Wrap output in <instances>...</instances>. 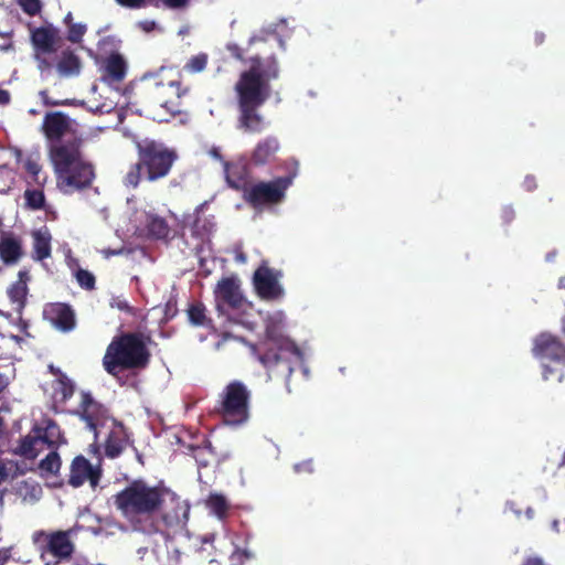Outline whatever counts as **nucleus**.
I'll return each instance as SVG.
<instances>
[{
	"mask_svg": "<svg viewBox=\"0 0 565 565\" xmlns=\"http://www.w3.org/2000/svg\"><path fill=\"white\" fill-rule=\"evenodd\" d=\"M231 55L243 62L249 63V68L242 72L235 84L237 100V128L245 134H262L268 126L260 107L270 96V82L278 78L279 66L273 55L262 58L259 55L244 57V50L237 44L227 45Z\"/></svg>",
	"mask_w": 565,
	"mask_h": 565,
	"instance_id": "f257e3e1",
	"label": "nucleus"
},
{
	"mask_svg": "<svg viewBox=\"0 0 565 565\" xmlns=\"http://www.w3.org/2000/svg\"><path fill=\"white\" fill-rule=\"evenodd\" d=\"M169 489L152 484L146 479H132L113 495V502L120 515L137 531L145 532L149 521L160 511Z\"/></svg>",
	"mask_w": 565,
	"mask_h": 565,
	"instance_id": "f03ea898",
	"label": "nucleus"
},
{
	"mask_svg": "<svg viewBox=\"0 0 565 565\" xmlns=\"http://www.w3.org/2000/svg\"><path fill=\"white\" fill-rule=\"evenodd\" d=\"M83 139L68 138L63 143L49 146V158L53 166L58 189L70 194L92 186L96 173L92 162L83 156Z\"/></svg>",
	"mask_w": 565,
	"mask_h": 565,
	"instance_id": "7ed1b4c3",
	"label": "nucleus"
},
{
	"mask_svg": "<svg viewBox=\"0 0 565 565\" xmlns=\"http://www.w3.org/2000/svg\"><path fill=\"white\" fill-rule=\"evenodd\" d=\"M137 161L122 177L127 189H137L141 182L157 183L170 175L179 154L164 142L151 138L134 140Z\"/></svg>",
	"mask_w": 565,
	"mask_h": 565,
	"instance_id": "20e7f679",
	"label": "nucleus"
},
{
	"mask_svg": "<svg viewBox=\"0 0 565 565\" xmlns=\"http://www.w3.org/2000/svg\"><path fill=\"white\" fill-rule=\"evenodd\" d=\"M149 340L141 332H122L114 337L103 356L104 370L113 376L122 371L145 370L151 360Z\"/></svg>",
	"mask_w": 565,
	"mask_h": 565,
	"instance_id": "39448f33",
	"label": "nucleus"
},
{
	"mask_svg": "<svg viewBox=\"0 0 565 565\" xmlns=\"http://www.w3.org/2000/svg\"><path fill=\"white\" fill-rule=\"evenodd\" d=\"M266 335L268 340L264 343V350L259 351L258 360L269 376L282 377L288 383L295 364L301 360V351L287 338H274L269 328Z\"/></svg>",
	"mask_w": 565,
	"mask_h": 565,
	"instance_id": "423d86ee",
	"label": "nucleus"
},
{
	"mask_svg": "<svg viewBox=\"0 0 565 565\" xmlns=\"http://www.w3.org/2000/svg\"><path fill=\"white\" fill-rule=\"evenodd\" d=\"M75 534L74 527L55 531L39 530L33 532L32 542L45 565H58L73 557Z\"/></svg>",
	"mask_w": 565,
	"mask_h": 565,
	"instance_id": "0eeeda50",
	"label": "nucleus"
},
{
	"mask_svg": "<svg viewBox=\"0 0 565 565\" xmlns=\"http://www.w3.org/2000/svg\"><path fill=\"white\" fill-rule=\"evenodd\" d=\"M249 402L250 391L234 380L220 393L214 411L226 425L239 426L249 419Z\"/></svg>",
	"mask_w": 565,
	"mask_h": 565,
	"instance_id": "6e6552de",
	"label": "nucleus"
},
{
	"mask_svg": "<svg viewBox=\"0 0 565 565\" xmlns=\"http://www.w3.org/2000/svg\"><path fill=\"white\" fill-rule=\"evenodd\" d=\"M189 519V507H186L180 498L169 489L167 499L157 514L149 521L143 533H166L169 530L181 529Z\"/></svg>",
	"mask_w": 565,
	"mask_h": 565,
	"instance_id": "1a4fd4ad",
	"label": "nucleus"
},
{
	"mask_svg": "<svg viewBox=\"0 0 565 565\" xmlns=\"http://www.w3.org/2000/svg\"><path fill=\"white\" fill-rule=\"evenodd\" d=\"M292 183V177H278L270 181L257 182L244 191V200L254 209H262L281 203Z\"/></svg>",
	"mask_w": 565,
	"mask_h": 565,
	"instance_id": "9d476101",
	"label": "nucleus"
},
{
	"mask_svg": "<svg viewBox=\"0 0 565 565\" xmlns=\"http://www.w3.org/2000/svg\"><path fill=\"white\" fill-rule=\"evenodd\" d=\"M86 428L94 435V440L98 438V429L104 426L109 417L108 408L94 398L90 392H81V401L77 408L73 412Z\"/></svg>",
	"mask_w": 565,
	"mask_h": 565,
	"instance_id": "9b49d317",
	"label": "nucleus"
},
{
	"mask_svg": "<svg viewBox=\"0 0 565 565\" xmlns=\"http://www.w3.org/2000/svg\"><path fill=\"white\" fill-rule=\"evenodd\" d=\"M533 355L539 359L544 366L543 376L548 379L552 370L546 362L565 364V345L559 339L551 333H541L534 339Z\"/></svg>",
	"mask_w": 565,
	"mask_h": 565,
	"instance_id": "f8f14e48",
	"label": "nucleus"
},
{
	"mask_svg": "<svg viewBox=\"0 0 565 565\" xmlns=\"http://www.w3.org/2000/svg\"><path fill=\"white\" fill-rule=\"evenodd\" d=\"M102 478V469L94 467L83 455L76 456L71 463L68 484L73 488L82 487L88 482L92 489H96Z\"/></svg>",
	"mask_w": 565,
	"mask_h": 565,
	"instance_id": "ddd939ff",
	"label": "nucleus"
},
{
	"mask_svg": "<svg viewBox=\"0 0 565 565\" xmlns=\"http://www.w3.org/2000/svg\"><path fill=\"white\" fill-rule=\"evenodd\" d=\"M71 128L70 117L62 111L46 113L43 118L42 131L50 141V146L63 143L67 139L63 140V137Z\"/></svg>",
	"mask_w": 565,
	"mask_h": 565,
	"instance_id": "4468645a",
	"label": "nucleus"
},
{
	"mask_svg": "<svg viewBox=\"0 0 565 565\" xmlns=\"http://www.w3.org/2000/svg\"><path fill=\"white\" fill-rule=\"evenodd\" d=\"M44 316L57 330L62 332H70L75 328V312L67 303H50L44 309Z\"/></svg>",
	"mask_w": 565,
	"mask_h": 565,
	"instance_id": "2eb2a0df",
	"label": "nucleus"
},
{
	"mask_svg": "<svg viewBox=\"0 0 565 565\" xmlns=\"http://www.w3.org/2000/svg\"><path fill=\"white\" fill-rule=\"evenodd\" d=\"M254 285L262 299L274 300L282 295V289L271 269L260 266L254 273Z\"/></svg>",
	"mask_w": 565,
	"mask_h": 565,
	"instance_id": "dca6fc26",
	"label": "nucleus"
},
{
	"mask_svg": "<svg viewBox=\"0 0 565 565\" xmlns=\"http://www.w3.org/2000/svg\"><path fill=\"white\" fill-rule=\"evenodd\" d=\"M280 149L279 139L276 136H267L260 139L254 147L250 154V163L256 167L271 164L276 161Z\"/></svg>",
	"mask_w": 565,
	"mask_h": 565,
	"instance_id": "f3484780",
	"label": "nucleus"
},
{
	"mask_svg": "<svg viewBox=\"0 0 565 565\" xmlns=\"http://www.w3.org/2000/svg\"><path fill=\"white\" fill-rule=\"evenodd\" d=\"M31 41L39 53L51 54L57 50L58 30L54 26H40L32 31Z\"/></svg>",
	"mask_w": 565,
	"mask_h": 565,
	"instance_id": "a211bd4d",
	"label": "nucleus"
},
{
	"mask_svg": "<svg viewBox=\"0 0 565 565\" xmlns=\"http://www.w3.org/2000/svg\"><path fill=\"white\" fill-rule=\"evenodd\" d=\"M216 298L223 303L233 309L241 308L243 303V296L239 291V286L234 278H223L218 281L216 290Z\"/></svg>",
	"mask_w": 565,
	"mask_h": 565,
	"instance_id": "6ab92c4d",
	"label": "nucleus"
},
{
	"mask_svg": "<svg viewBox=\"0 0 565 565\" xmlns=\"http://www.w3.org/2000/svg\"><path fill=\"white\" fill-rule=\"evenodd\" d=\"M39 429L41 441L47 448L56 449L60 445L65 443L63 433L58 424L52 418H44L40 425H34Z\"/></svg>",
	"mask_w": 565,
	"mask_h": 565,
	"instance_id": "aec40b11",
	"label": "nucleus"
},
{
	"mask_svg": "<svg viewBox=\"0 0 565 565\" xmlns=\"http://www.w3.org/2000/svg\"><path fill=\"white\" fill-rule=\"evenodd\" d=\"M55 68L62 77L78 76L82 71V61L73 50L67 47L58 55Z\"/></svg>",
	"mask_w": 565,
	"mask_h": 565,
	"instance_id": "412c9836",
	"label": "nucleus"
},
{
	"mask_svg": "<svg viewBox=\"0 0 565 565\" xmlns=\"http://www.w3.org/2000/svg\"><path fill=\"white\" fill-rule=\"evenodd\" d=\"M126 61L120 54L113 53L105 61L103 81L108 84L120 83L126 77Z\"/></svg>",
	"mask_w": 565,
	"mask_h": 565,
	"instance_id": "4be33fe9",
	"label": "nucleus"
},
{
	"mask_svg": "<svg viewBox=\"0 0 565 565\" xmlns=\"http://www.w3.org/2000/svg\"><path fill=\"white\" fill-rule=\"evenodd\" d=\"M224 168L226 180L231 188L235 190L247 189L249 170L244 161L226 162Z\"/></svg>",
	"mask_w": 565,
	"mask_h": 565,
	"instance_id": "5701e85b",
	"label": "nucleus"
},
{
	"mask_svg": "<svg viewBox=\"0 0 565 565\" xmlns=\"http://www.w3.org/2000/svg\"><path fill=\"white\" fill-rule=\"evenodd\" d=\"M30 281L29 271L23 269L18 273V280L8 289V296L12 303L17 306V310L21 311L26 303L28 282Z\"/></svg>",
	"mask_w": 565,
	"mask_h": 565,
	"instance_id": "b1692460",
	"label": "nucleus"
},
{
	"mask_svg": "<svg viewBox=\"0 0 565 565\" xmlns=\"http://www.w3.org/2000/svg\"><path fill=\"white\" fill-rule=\"evenodd\" d=\"M191 237L196 241V245L203 244L209 239L214 230V223L211 218L196 211L193 221L188 226Z\"/></svg>",
	"mask_w": 565,
	"mask_h": 565,
	"instance_id": "393cba45",
	"label": "nucleus"
},
{
	"mask_svg": "<svg viewBox=\"0 0 565 565\" xmlns=\"http://www.w3.org/2000/svg\"><path fill=\"white\" fill-rule=\"evenodd\" d=\"M127 441L128 438L122 424L116 425L107 437L105 455L111 459L119 457L125 450Z\"/></svg>",
	"mask_w": 565,
	"mask_h": 565,
	"instance_id": "a878e982",
	"label": "nucleus"
},
{
	"mask_svg": "<svg viewBox=\"0 0 565 565\" xmlns=\"http://www.w3.org/2000/svg\"><path fill=\"white\" fill-rule=\"evenodd\" d=\"M41 450H43V444L39 429L33 426L30 433L20 440L15 454L28 459H34Z\"/></svg>",
	"mask_w": 565,
	"mask_h": 565,
	"instance_id": "bb28decb",
	"label": "nucleus"
},
{
	"mask_svg": "<svg viewBox=\"0 0 565 565\" xmlns=\"http://www.w3.org/2000/svg\"><path fill=\"white\" fill-rule=\"evenodd\" d=\"M22 256V246L19 239L12 236H2L0 239V259L6 265H13Z\"/></svg>",
	"mask_w": 565,
	"mask_h": 565,
	"instance_id": "cd10ccee",
	"label": "nucleus"
},
{
	"mask_svg": "<svg viewBox=\"0 0 565 565\" xmlns=\"http://www.w3.org/2000/svg\"><path fill=\"white\" fill-rule=\"evenodd\" d=\"M186 317L191 326L212 328L213 320L207 316L206 307L201 301H192L186 308Z\"/></svg>",
	"mask_w": 565,
	"mask_h": 565,
	"instance_id": "c85d7f7f",
	"label": "nucleus"
},
{
	"mask_svg": "<svg viewBox=\"0 0 565 565\" xmlns=\"http://www.w3.org/2000/svg\"><path fill=\"white\" fill-rule=\"evenodd\" d=\"M33 258L44 260L51 256V233L47 228L33 232Z\"/></svg>",
	"mask_w": 565,
	"mask_h": 565,
	"instance_id": "c756f323",
	"label": "nucleus"
},
{
	"mask_svg": "<svg viewBox=\"0 0 565 565\" xmlns=\"http://www.w3.org/2000/svg\"><path fill=\"white\" fill-rule=\"evenodd\" d=\"M146 228L150 237L164 239L170 234V227L164 217L157 214H147Z\"/></svg>",
	"mask_w": 565,
	"mask_h": 565,
	"instance_id": "7c9ffc66",
	"label": "nucleus"
},
{
	"mask_svg": "<svg viewBox=\"0 0 565 565\" xmlns=\"http://www.w3.org/2000/svg\"><path fill=\"white\" fill-rule=\"evenodd\" d=\"M206 507L220 520H224L230 511L227 499L220 493H211L206 499Z\"/></svg>",
	"mask_w": 565,
	"mask_h": 565,
	"instance_id": "2f4dec72",
	"label": "nucleus"
},
{
	"mask_svg": "<svg viewBox=\"0 0 565 565\" xmlns=\"http://www.w3.org/2000/svg\"><path fill=\"white\" fill-rule=\"evenodd\" d=\"M25 207L30 210H42L45 205V195L42 190L26 189L24 191Z\"/></svg>",
	"mask_w": 565,
	"mask_h": 565,
	"instance_id": "473e14b6",
	"label": "nucleus"
},
{
	"mask_svg": "<svg viewBox=\"0 0 565 565\" xmlns=\"http://www.w3.org/2000/svg\"><path fill=\"white\" fill-rule=\"evenodd\" d=\"M61 465L60 455L56 449H52V451L41 460L40 469L51 475H56L61 469Z\"/></svg>",
	"mask_w": 565,
	"mask_h": 565,
	"instance_id": "72a5a7b5",
	"label": "nucleus"
},
{
	"mask_svg": "<svg viewBox=\"0 0 565 565\" xmlns=\"http://www.w3.org/2000/svg\"><path fill=\"white\" fill-rule=\"evenodd\" d=\"M24 169L36 184L43 185L46 182L47 177L42 172V166L36 160L26 159Z\"/></svg>",
	"mask_w": 565,
	"mask_h": 565,
	"instance_id": "f704fd0d",
	"label": "nucleus"
},
{
	"mask_svg": "<svg viewBox=\"0 0 565 565\" xmlns=\"http://www.w3.org/2000/svg\"><path fill=\"white\" fill-rule=\"evenodd\" d=\"M76 280L78 282V285L86 289V290H93L95 288V282H96V279H95V276L86 270V269H82L79 268L76 274Z\"/></svg>",
	"mask_w": 565,
	"mask_h": 565,
	"instance_id": "c9c22d12",
	"label": "nucleus"
},
{
	"mask_svg": "<svg viewBox=\"0 0 565 565\" xmlns=\"http://www.w3.org/2000/svg\"><path fill=\"white\" fill-rule=\"evenodd\" d=\"M207 64V55L206 54H198L192 56L185 64V70L192 73L202 72Z\"/></svg>",
	"mask_w": 565,
	"mask_h": 565,
	"instance_id": "e433bc0d",
	"label": "nucleus"
},
{
	"mask_svg": "<svg viewBox=\"0 0 565 565\" xmlns=\"http://www.w3.org/2000/svg\"><path fill=\"white\" fill-rule=\"evenodd\" d=\"M87 28L83 23H74L67 28V40L72 43H79L85 35Z\"/></svg>",
	"mask_w": 565,
	"mask_h": 565,
	"instance_id": "4c0bfd02",
	"label": "nucleus"
},
{
	"mask_svg": "<svg viewBox=\"0 0 565 565\" xmlns=\"http://www.w3.org/2000/svg\"><path fill=\"white\" fill-rule=\"evenodd\" d=\"M18 4L30 17L39 14L42 10L41 0H18Z\"/></svg>",
	"mask_w": 565,
	"mask_h": 565,
	"instance_id": "58836bf2",
	"label": "nucleus"
},
{
	"mask_svg": "<svg viewBox=\"0 0 565 565\" xmlns=\"http://www.w3.org/2000/svg\"><path fill=\"white\" fill-rule=\"evenodd\" d=\"M75 387L73 382L67 379L65 375H63L62 379H60V394L62 395L63 401L70 399L74 394Z\"/></svg>",
	"mask_w": 565,
	"mask_h": 565,
	"instance_id": "ea45409f",
	"label": "nucleus"
},
{
	"mask_svg": "<svg viewBox=\"0 0 565 565\" xmlns=\"http://www.w3.org/2000/svg\"><path fill=\"white\" fill-rule=\"evenodd\" d=\"M294 470L297 473H312L315 470L313 460L307 459L294 465Z\"/></svg>",
	"mask_w": 565,
	"mask_h": 565,
	"instance_id": "a19ab883",
	"label": "nucleus"
},
{
	"mask_svg": "<svg viewBox=\"0 0 565 565\" xmlns=\"http://www.w3.org/2000/svg\"><path fill=\"white\" fill-rule=\"evenodd\" d=\"M120 6L131 9L141 8L146 0H116Z\"/></svg>",
	"mask_w": 565,
	"mask_h": 565,
	"instance_id": "79ce46f5",
	"label": "nucleus"
},
{
	"mask_svg": "<svg viewBox=\"0 0 565 565\" xmlns=\"http://www.w3.org/2000/svg\"><path fill=\"white\" fill-rule=\"evenodd\" d=\"M164 6L170 9H180L188 4L189 0H162Z\"/></svg>",
	"mask_w": 565,
	"mask_h": 565,
	"instance_id": "37998d69",
	"label": "nucleus"
},
{
	"mask_svg": "<svg viewBox=\"0 0 565 565\" xmlns=\"http://www.w3.org/2000/svg\"><path fill=\"white\" fill-rule=\"evenodd\" d=\"M526 191H533L537 188L536 179L533 175H526L523 181Z\"/></svg>",
	"mask_w": 565,
	"mask_h": 565,
	"instance_id": "c03bdc74",
	"label": "nucleus"
},
{
	"mask_svg": "<svg viewBox=\"0 0 565 565\" xmlns=\"http://www.w3.org/2000/svg\"><path fill=\"white\" fill-rule=\"evenodd\" d=\"M10 469L8 468L7 463L3 461H0V483L6 481L9 478Z\"/></svg>",
	"mask_w": 565,
	"mask_h": 565,
	"instance_id": "a18cd8bd",
	"label": "nucleus"
},
{
	"mask_svg": "<svg viewBox=\"0 0 565 565\" xmlns=\"http://www.w3.org/2000/svg\"><path fill=\"white\" fill-rule=\"evenodd\" d=\"M232 556L234 557H237V559H242L243 557L245 558H250L253 557V554L249 553L248 551L246 550H239V548H235V551L233 552Z\"/></svg>",
	"mask_w": 565,
	"mask_h": 565,
	"instance_id": "49530a36",
	"label": "nucleus"
},
{
	"mask_svg": "<svg viewBox=\"0 0 565 565\" xmlns=\"http://www.w3.org/2000/svg\"><path fill=\"white\" fill-rule=\"evenodd\" d=\"M11 95L7 89L0 88V105L6 106L10 103Z\"/></svg>",
	"mask_w": 565,
	"mask_h": 565,
	"instance_id": "de8ad7c7",
	"label": "nucleus"
},
{
	"mask_svg": "<svg viewBox=\"0 0 565 565\" xmlns=\"http://www.w3.org/2000/svg\"><path fill=\"white\" fill-rule=\"evenodd\" d=\"M140 28L146 31V32H151L152 30H154L156 28V22L154 21H141L139 23Z\"/></svg>",
	"mask_w": 565,
	"mask_h": 565,
	"instance_id": "09e8293b",
	"label": "nucleus"
},
{
	"mask_svg": "<svg viewBox=\"0 0 565 565\" xmlns=\"http://www.w3.org/2000/svg\"><path fill=\"white\" fill-rule=\"evenodd\" d=\"M522 565H545L542 558L540 557H527Z\"/></svg>",
	"mask_w": 565,
	"mask_h": 565,
	"instance_id": "8fccbe9b",
	"label": "nucleus"
},
{
	"mask_svg": "<svg viewBox=\"0 0 565 565\" xmlns=\"http://www.w3.org/2000/svg\"><path fill=\"white\" fill-rule=\"evenodd\" d=\"M39 60V67L41 71H46V70H51L53 67V64L51 62H49L46 58H41V57H38Z\"/></svg>",
	"mask_w": 565,
	"mask_h": 565,
	"instance_id": "3c124183",
	"label": "nucleus"
},
{
	"mask_svg": "<svg viewBox=\"0 0 565 565\" xmlns=\"http://www.w3.org/2000/svg\"><path fill=\"white\" fill-rule=\"evenodd\" d=\"M230 339H234L230 333L225 332L222 334L221 340L216 343V349H221L222 345Z\"/></svg>",
	"mask_w": 565,
	"mask_h": 565,
	"instance_id": "603ef678",
	"label": "nucleus"
},
{
	"mask_svg": "<svg viewBox=\"0 0 565 565\" xmlns=\"http://www.w3.org/2000/svg\"><path fill=\"white\" fill-rule=\"evenodd\" d=\"M117 308L121 311L131 312V307L127 301H118Z\"/></svg>",
	"mask_w": 565,
	"mask_h": 565,
	"instance_id": "864d4df0",
	"label": "nucleus"
},
{
	"mask_svg": "<svg viewBox=\"0 0 565 565\" xmlns=\"http://www.w3.org/2000/svg\"><path fill=\"white\" fill-rule=\"evenodd\" d=\"M258 42H265V38L260 36V35L252 36L248 41V47H250L252 45H254L255 43H258Z\"/></svg>",
	"mask_w": 565,
	"mask_h": 565,
	"instance_id": "5fc2aeb1",
	"label": "nucleus"
},
{
	"mask_svg": "<svg viewBox=\"0 0 565 565\" xmlns=\"http://www.w3.org/2000/svg\"><path fill=\"white\" fill-rule=\"evenodd\" d=\"M8 387V381L3 374L0 373V393H2Z\"/></svg>",
	"mask_w": 565,
	"mask_h": 565,
	"instance_id": "6e6d98bb",
	"label": "nucleus"
},
{
	"mask_svg": "<svg viewBox=\"0 0 565 565\" xmlns=\"http://www.w3.org/2000/svg\"><path fill=\"white\" fill-rule=\"evenodd\" d=\"M64 23L67 25V28L71 25V24H74L73 22V14L72 12H68L65 18H64Z\"/></svg>",
	"mask_w": 565,
	"mask_h": 565,
	"instance_id": "4d7b16f0",
	"label": "nucleus"
},
{
	"mask_svg": "<svg viewBox=\"0 0 565 565\" xmlns=\"http://www.w3.org/2000/svg\"><path fill=\"white\" fill-rule=\"evenodd\" d=\"M44 104L47 105V106H58V105H66L67 103L45 99Z\"/></svg>",
	"mask_w": 565,
	"mask_h": 565,
	"instance_id": "13d9d810",
	"label": "nucleus"
},
{
	"mask_svg": "<svg viewBox=\"0 0 565 565\" xmlns=\"http://www.w3.org/2000/svg\"><path fill=\"white\" fill-rule=\"evenodd\" d=\"M156 103L162 107H167V100L162 99L161 97H157Z\"/></svg>",
	"mask_w": 565,
	"mask_h": 565,
	"instance_id": "bf43d9fd",
	"label": "nucleus"
},
{
	"mask_svg": "<svg viewBox=\"0 0 565 565\" xmlns=\"http://www.w3.org/2000/svg\"><path fill=\"white\" fill-rule=\"evenodd\" d=\"M211 153H212L214 157L220 158V153H218V150H217V149H213V150L211 151Z\"/></svg>",
	"mask_w": 565,
	"mask_h": 565,
	"instance_id": "052dcab7",
	"label": "nucleus"
},
{
	"mask_svg": "<svg viewBox=\"0 0 565 565\" xmlns=\"http://www.w3.org/2000/svg\"><path fill=\"white\" fill-rule=\"evenodd\" d=\"M559 285L561 287L565 288V276L561 278Z\"/></svg>",
	"mask_w": 565,
	"mask_h": 565,
	"instance_id": "680f3d73",
	"label": "nucleus"
},
{
	"mask_svg": "<svg viewBox=\"0 0 565 565\" xmlns=\"http://www.w3.org/2000/svg\"><path fill=\"white\" fill-rule=\"evenodd\" d=\"M163 88H164V85H163V84H160V83H158V84H157V90H161V89H163Z\"/></svg>",
	"mask_w": 565,
	"mask_h": 565,
	"instance_id": "e2e57ef3",
	"label": "nucleus"
},
{
	"mask_svg": "<svg viewBox=\"0 0 565 565\" xmlns=\"http://www.w3.org/2000/svg\"><path fill=\"white\" fill-rule=\"evenodd\" d=\"M179 85H180V83H179V82H170V83H169V86H179Z\"/></svg>",
	"mask_w": 565,
	"mask_h": 565,
	"instance_id": "0e129e2a",
	"label": "nucleus"
},
{
	"mask_svg": "<svg viewBox=\"0 0 565 565\" xmlns=\"http://www.w3.org/2000/svg\"><path fill=\"white\" fill-rule=\"evenodd\" d=\"M210 565H218L215 559L210 561Z\"/></svg>",
	"mask_w": 565,
	"mask_h": 565,
	"instance_id": "69168bd1",
	"label": "nucleus"
},
{
	"mask_svg": "<svg viewBox=\"0 0 565 565\" xmlns=\"http://www.w3.org/2000/svg\"><path fill=\"white\" fill-rule=\"evenodd\" d=\"M171 307V301L167 302V308Z\"/></svg>",
	"mask_w": 565,
	"mask_h": 565,
	"instance_id": "338daca9",
	"label": "nucleus"
}]
</instances>
